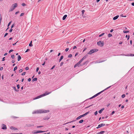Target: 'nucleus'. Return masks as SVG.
<instances>
[{"mask_svg":"<svg viewBox=\"0 0 134 134\" xmlns=\"http://www.w3.org/2000/svg\"><path fill=\"white\" fill-rule=\"evenodd\" d=\"M23 71V70L22 69H20L19 71V72H21Z\"/></svg>","mask_w":134,"mask_h":134,"instance_id":"nucleus-40","label":"nucleus"},{"mask_svg":"<svg viewBox=\"0 0 134 134\" xmlns=\"http://www.w3.org/2000/svg\"><path fill=\"white\" fill-rule=\"evenodd\" d=\"M29 68L28 67H26V68H25V69L26 70H29Z\"/></svg>","mask_w":134,"mask_h":134,"instance_id":"nucleus-47","label":"nucleus"},{"mask_svg":"<svg viewBox=\"0 0 134 134\" xmlns=\"http://www.w3.org/2000/svg\"><path fill=\"white\" fill-rule=\"evenodd\" d=\"M131 4L132 5L134 6V2L132 3Z\"/></svg>","mask_w":134,"mask_h":134,"instance_id":"nucleus-64","label":"nucleus"},{"mask_svg":"<svg viewBox=\"0 0 134 134\" xmlns=\"http://www.w3.org/2000/svg\"><path fill=\"white\" fill-rule=\"evenodd\" d=\"M29 45V46H30V47H32V41H31L30 42Z\"/></svg>","mask_w":134,"mask_h":134,"instance_id":"nucleus-22","label":"nucleus"},{"mask_svg":"<svg viewBox=\"0 0 134 134\" xmlns=\"http://www.w3.org/2000/svg\"><path fill=\"white\" fill-rule=\"evenodd\" d=\"M104 110V108H102V109H101V110H99V111H98L99 113L100 114H101L102 113V112L103 111V110Z\"/></svg>","mask_w":134,"mask_h":134,"instance_id":"nucleus-16","label":"nucleus"},{"mask_svg":"<svg viewBox=\"0 0 134 134\" xmlns=\"http://www.w3.org/2000/svg\"><path fill=\"white\" fill-rule=\"evenodd\" d=\"M13 29H12V28H11V29L9 30V32H11L12 31Z\"/></svg>","mask_w":134,"mask_h":134,"instance_id":"nucleus-59","label":"nucleus"},{"mask_svg":"<svg viewBox=\"0 0 134 134\" xmlns=\"http://www.w3.org/2000/svg\"><path fill=\"white\" fill-rule=\"evenodd\" d=\"M25 73H26L25 72H24L22 74V75H24L25 74Z\"/></svg>","mask_w":134,"mask_h":134,"instance_id":"nucleus-51","label":"nucleus"},{"mask_svg":"<svg viewBox=\"0 0 134 134\" xmlns=\"http://www.w3.org/2000/svg\"><path fill=\"white\" fill-rule=\"evenodd\" d=\"M119 17V15H117L116 16H115L113 18V19L114 20H116V19H117Z\"/></svg>","mask_w":134,"mask_h":134,"instance_id":"nucleus-15","label":"nucleus"},{"mask_svg":"<svg viewBox=\"0 0 134 134\" xmlns=\"http://www.w3.org/2000/svg\"><path fill=\"white\" fill-rule=\"evenodd\" d=\"M69 49V48H66L65 49V51L66 52H67V51H68Z\"/></svg>","mask_w":134,"mask_h":134,"instance_id":"nucleus-46","label":"nucleus"},{"mask_svg":"<svg viewBox=\"0 0 134 134\" xmlns=\"http://www.w3.org/2000/svg\"><path fill=\"white\" fill-rule=\"evenodd\" d=\"M3 67H1L0 68V70H3Z\"/></svg>","mask_w":134,"mask_h":134,"instance_id":"nucleus-60","label":"nucleus"},{"mask_svg":"<svg viewBox=\"0 0 134 134\" xmlns=\"http://www.w3.org/2000/svg\"><path fill=\"white\" fill-rule=\"evenodd\" d=\"M125 94H123V95H122V98H124L125 97Z\"/></svg>","mask_w":134,"mask_h":134,"instance_id":"nucleus-36","label":"nucleus"},{"mask_svg":"<svg viewBox=\"0 0 134 134\" xmlns=\"http://www.w3.org/2000/svg\"><path fill=\"white\" fill-rule=\"evenodd\" d=\"M115 113V111H113L112 113L111 114V115H113Z\"/></svg>","mask_w":134,"mask_h":134,"instance_id":"nucleus-57","label":"nucleus"},{"mask_svg":"<svg viewBox=\"0 0 134 134\" xmlns=\"http://www.w3.org/2000/svg\"><path fill=\"white\" fill-rule=\"evenodd\" d=\"M86 115H85V114H84L82 115H81V116L82 117H83L85 116Z\"/></svg>","mask_w":134,"mask_h":134,"instance_id":"nucleus-43","label":"nucleus"},{"mask_svg":"<svg viewBox=\"0 0 134 134\" xmlns=\"http://www.w3.org/2000/svg\"><path fill=\"white\" fill-rule=\"evenodd\" d=\"M52 92H48L47 91L46 92L44 93L41 94L42 97H44L47 95H48L51 93Z\"/></svg>","mask_w":134,"mask_h":134,"instance_id":"nucleus-6","label":"nucleus"},{"mask_svg":"<svg viewBox=\"0 0 134 134\" xmlns=\"http://www.w3.org/2000/svg\"><path fill=\"white\" fill-rule=\"evenodd\" d=\"M14 26V24H13L12 25V26H11V28H12Z\"/></svg>","mask_w":134,"mask_h":134,"instance_id":"nucleus-48","label":"nucleus"},{"mask_svg":"<svg viewBox=\"0 0 134 134\" xmlns=\"http://www.w3.org/2000/svg\"><path fill=\"white\" fill-rule=\"evenodd\" d=\"M98 51V50L97 49H93L91 50L88 53V54H91L93 53L97 52Z\"/></svg>","mask_w":134,"mask_h":134,"instance_id":"nucleus-4","label":"nucleus"},{"mask_svg":"<svg viewBox=\"0 0 134 134\" xmlns=\"http://www.w3.org/2000/svg\"><path fill=\"white\" fill-rule=\"evenodd\" d=\"M39 69V68L38 67V68H37L36 71L37 72L38 71V70Z\"/></svg>","mask_w":134,"mask_h":134,"instance_id":"nucleus-55","label":"nucleus"},{"mask_svg":"<svg viewBox=\"0 0 134 134\" xmlns=\"http://www.w3.org/2000/svg\"><path fill=\"white\" fill-rule=\"evenodd\" d=\"M111 86H110L109 87H108L107 88H106L104 90H106L107 89H108ZM104 91L103 90V91H102L101 92H99L98 93H97V94H96L95 95H94V96H92V97H91L90 98V99H92V98H93L95 97H96L98 95L100 94L101 93H102L103 91Z\"/></svg>","mask_w":134,"mask_h":134,"instance_id":"nucleus-3","label":"nucleus"},{"mask_svg":"<svg viewBox=\"0 0 134 134\" xmlns=\"http://www.w3.org/2000/svg\"><path fill=\"white\" fill-rule=\"evenodd\" d=\"M30 50L29 49H27L25 51V53L27 52L28 51H30Z\"/></svg>","mask_w":134,"mask_h":134,"instance_id":"nucleus-37","label":"nucleus"},{"mask_svg":"<svg viewBox=\"0 0 134 134\" xmlns=\"http://www.w3.org/2000/svg\"><path fill=\"white\" fill-rule=\"evenodd\" d=\"M42 97V96H41V95H40V96H38L36 97H35V98H33V100H35V99H38V98H40L41 97Z\"/></svg>","mask_w":134,"mask_h":134,"instance_id":"nucleus-13","label":"nucleus"},{"mask_svg":"<svg viewBox=\"0 0 134 134\" xmlns=\"http://www.w3.org/2000/svg\"><path fill=\"white\" fill-rule=\"evenodd\" d=\"M18 6V5L17 3H15L13 4L12 6H11L10 8V9L9 10V11H12L16 7Z\"/></svg>","mask_w":134,"mask_h":134,"instance_id":"nucleus-2","label":"nucleus"},{"mask_svg":"<svg viewBox=\"0 0 134 134\" xmlns=\"http://www.w3.org/2000/svg\"><path fill=\"white\" fill-rule=\"evenodd\" d=\"M104 132V131H102L100 132H99L97 133V134H102Z\"/></svg>","mask_w":134,"mask_h":134,"instance_id":"nucleus-21","label":"nucleus"},{"mask_svg":"<svg viewBox=\"0 0 134 134\" xmlns=\"http://www.w3.org/2000/svg\"><path fill=\"white\" fill-rule=\"evenodd\" d=\"M126 37L127 38V40H129L130 38V36L129 35L127 36V35H126Z\"/></svg>","mask_w":134,"mask_h":134,"instance_id":"nucleus-28","label":"nucleus"},{"mask_svg":"<svg viewBox=\"0 0 134 134\" xmlns=\"http://www.w3.org/2000/svg\"><path fill=\"white\" fill-rule=\"evenodd\" d=\"M89 113V111H88L84 114H85V115H87Z\"/></svg>","mask_w":134,"mask_h":134,"instance_id":"nucleus-38","label":"nucleus"},{"mask_svg":"<svg viewBox=\"0 0 134 134\" xmlns=\"http://www.w3.org/2000/svg\"><path fill=\"white\" fill-rule=\"evenodd\" d=\"M63 56H61L60 57V58L59 59V62H60L61 61V60L63 59Z\"/></svg>","mask_w":134,"mask_h":134,"instance_id":"nucleus-23","label":"nucleus"},{"mask_svg":"<svg viewBox=\"0 0 134 134\" xmlns=\"http://www.w3.org/2000/svg\"><path fill=\"white\" fill-rule=\"evenodd\" d=\"M38 111V110H37L35 111L34 112H33V114H36V113H37V114L40 113H37V112Z\"/></svg>","mask_w":134,"mask_h":134,"instance_id":"nucleus-27","label":"nucleus"},{"mask_svg":"<svg viewBox=\"0 0 134 134\" xmlns=\"http://www.w3.org/2000/svg\"><path fill=\"white\" fill-rule=\"evenodd\" d=\"M88 56V55H86L85 56H84L82 58V59L83 60H84V59H85Z\"/></svg>","mask_w":134,"mask_h":134,"instance_id":"nucleus-19","label":"nucleus"},{"mask_svg":"<svg viewBox=\"0 0 134 134\" xmlns=\"http://www.w3.org/2000/svg\"><path fill=\"white\" fill-rule=\"evenodd\" d=\"M31 80L30 78L28 79V81L29 82L30 81H31Z\"/></svg>","mask_w":134,"mask_h":134,"instance_id":"nucleus-56","label":"nucleus"},{"mask_svg":"<svg viewBox=\"0 0 134 134\" xmlns=\"http://www.w3.org/2000/svg\"><path fill=\"white\" fill-rule=\"evenodd\" d=\"M13 50H12V49H11L9 51V53H10V52H13Z\"/></svg>","mask_w":134,"mask_h":134,"instance_id":"nucleus-42","label":"nucleus"},{"mask_svg":"<svg viewBox=\"0 0 134 134\" xmlns=\"http://www.w3.org/2000/svg\"><path fill=\"white\" fill-rule=\"evenodd\" d=\"M11 57L13 59L14 58V55H13L11 56Z\"/></svg>","mask_w":134,"mask_h":134,"instance_id":"nucleus-41","label":"nucleus"},{"mask_svg":"<svg viewBox=\"0 0 134 134\" xmlns=\"http://www.w3.org/2000/svg\"><path fill=\"white\" fill-rule=\"evenodd\" d=\"M10 129L11 130H18V129L13 126H11L10 127Z\"/></svg>","mask_w":134,"mask_h":134,"instance_id":"nucleus-10","label":"nucleus"},{"mask_svg":"<svg viewBox=\"0 0 134 134\" xmlns=\"http://www.w3.org/2000/svg\"><path fill=\"white\" fill-rule=\"evenodd\" d=\"M19 13V11H18L16 12L15 13V14H17L18 13Z\"/></svg>","mask_w":134,"mask_h":134,"instance_id":"nucleus-62","label":"nucleus"},{"mask_svg":"<svg viewBox=\"0 0 134 134\" xmlns=\"http://www.w3.org/2000/svg\"><path fill=\"white\" fill-rule=\"evenodd\" d=\"M18 61H19L21 59V56L20 55H19L18 56Z\"/></svg>","mask_w":134,"mask_h":134,"instance_id":"nucleus-17","label":"nucleus"},{"mask_svg":"<svg viewBox=\"0 0 134 134\" xmlns=\"http://www.w3.org/2000/svg\"><path fill=\"white\" fill-rule=\"evenodd\" d=\"M63 62H61L60 64V66H62V65H63Z\"/></svg>","mask_w":134,"mask_h":134,"instance_id":"nucleus-39","label":"nucleus"},{"mask_svg":"<svg viewBox=\"0 0 134 134\" xmlns=\"http://www.w3.org/2000/svg\"><path fill=\"white\" fill-rule=\"evenodd\" d=\"M11 23V22H10L8 24V27L10 25Z\"/></svg>","mask_w":134,"mask_h":134,"instance_id":"nucleus-53","label":"nucleus"},{"mask_svg":"<svg viewBox=\"0 0 134 134\" xmlns=\"http://www.w3.org/2000/svg\"><path fill=\"white\" fill-rule=\"evenodd\" d=\"M85 12V11L84 10H83L82 11V12L83 14Z\"/></svg>","mask_w":134,"mask_h":134,"instance_id":"nucleus-45","label":"nucleus"},{"mask_svg":"<svg viewBox=\"0 0 134 134\" xmlns=\"http://www.w3.org/2000/svg\"><path fill=\"white\" fill-rule=\"evenodd\" d=\"M34 126V124H26V126L27 127L33 126Z\"/></svg>","mask_w":134,"mask_h":134,"instance_id":"nucleus-11","label":"nucleus"},{"mask_svg":"<svg viewBox=\"0 0 134 134\" xmlns=\"http://www.w3.org/2000/svg\"><path fill=\"white\" fill-rule=\"evenodd\" d=\"M45 131H36V130H34L32 132V133L34 134H35V133H43L45 132Z\"/></svg>","mask_w":134,"mask_h":134,"instance_id":"nucleus-5","label":"nucleus"},{"mask_svg":"<svg viewBox=\"0 0 134 134\" xmlns=\"http://www.w3.org/2000/svg\"><path fill=\"white\" fill-rule=\"evenodd\" d=\"M105 125V124H101L100 125H98V127H97L96 128L98 129L99 128H100V127H102L103 126H104Z\"/></svg>","mask_w":134,"mask_h":134,"instance_id":"nucleus-9","label":"nucleus"},{"mask_svg":"<svg viewBox=\"0 0 134 134\" xmlns=\"http://www.w3.org/2000/svg\"><path fill=\"white\" fill-rule=\"evenodd\" d=\"M83 121V120H80L79 122L80 123H82Z\"/></svg>","mask_w":134,"mask_h":134,"instance_id":"nucleus-29","label":"nucleus"},{"mask_svg":"<svg viewBox=\"0 0 134 134\" xmlns=\"http://www.w3.org/2000/svg\"><path fill=\"white\" fill-rule=\"evenodd\" d=\"M17 69V67L16 66L15 67L14 69V71H15Z\"/></svg>","mask_w":134,"mask_h":134,"instance_id":"nucleus-30","label":"nucleus"},{"mask_svg":"<svg viewBox=\"0 0 134 134\" xmlns=\"http://www.w3.org/2000/svg\"><path fill=\"white\" fill-rule=\"evenodd\" d=\"M97 44L98 45L100 46L101 47H103L104 45V43L103 42H102L100 41L98 42Z\"/></svg>","mask_w":134,"mask_h":134,"instance_id":"nucleus-7","label":"nucleus"},{"mask_svg":"<svg viewBox=\"0 0 134 134\" xmlns=\"http://www.w3.org/2000/svg\"><path fill=\"white\" fill-rule=\"evenodd\" d=\"M17 87L18 88V89H19L20 88L19 85H17Z\"/></svg>","mask_w":134,"mask_h":134,"instance_id":"nucleus-44","label":"nucleus"},{"mask_svg":"<svg viewBox=\"0 0 134 134\" xmlns=\"http://www.w3.org/2000/svg\"><path fill=\"white\" fill-rule=\"evenodd\" d=\"M80 63L78 62V63H77L74 66V68L76 67V66H79L81 65H80Z\"/></svg>","mask_w":134,"mask_h":134,"instance_id":"nucleus-12","label":"nucleus"},{"mask_svg":"<svg viewBox=\"0 0 134 134\" xmlns=\"http://www.w3.org/2000/svg\"><path fill=\"white\" fill-rule=\"evenodd\" d=\"M49 110L43 109H41L38 110V111L37 112V113H46L49 112Z\"/></svg>","mask_w":134,"mask_h":134,"instance_id":"nucleus-1","label":"nucleus"},{"mask_svg":"<svg viewBox=\"0 0 134 134\" xmlns=\"http://www.w3.org/2000/svg\"><path fill=\"white\" fill-rule=\"evenodd\" d=\"M104 34V33H103L101 35H99V37H101V36H103Z\"/></svg>","mask_w":134,"mask_h":134,"instance_id":"nucleus-33","label":"nucleus"},{"mask_svg":"<svg viewBox=\"0 0 134 134\" xmlns=\"http://www.w3.org/2000/svg\"><path fill=\"white\" fill-rule=\"evenodd\" d=\"M76 48V46H74L73 47V49H74L75 48Z\"/></svg>","mask_w":134,"mask_h":134,"instance_id":"nucleus-61","label":"nucleus"},{"mask_svg":"<svg viewBox=\"0 0 134 134\" xmlns=\"http://www.w3.org/2000/svg\"><path fill=\"white\" fill-rule=\"evenodd\" d=\"M42 97V96H41V95H40V96H38L36 97H35V98H33V100H35V99H38V98H40L41 97Z\"/></svg>","mask_w":134,"mask_h":134,"instance_id":"nucleus-14","label":"nucleus"},{"mask_svg":"<svg viewBox=\"0 0 134 134\" xmlns=\"http://www.w3.org/2000/svg\"><path fill=\"white\" fill-rule=\"evenodd\" d=\"M2 128L4 130H6L7 129L6 125L4 124H2Z\"/></svg>","mask_w":134,"mask_h":134,"instance_id":"nucleus-8","label":"nucleus"},{"mask_svg":"<svg viewBox=\"0 0 134 134\" xmlns=\"http://www.w3.org/2000/svg\"><path fill=\"white\" fill-rule=\"evenodd\" d=\"M24 13H22L20 14V16H23L24 15Z\"/></svg>","mask_w":134,"mask_h":134,"instance_id":"nucleus-34","label":"nucleus"},{"mask_svg":"<svg viewBox=\"0 0 134 134\" xmlns=\"http://www.w3.org/2000/svg\"><path fill=\"white\" fill-rule=\"evenodd\" d=\"M130 55L131 56H134V54H131Z\"/></svg>","mask_w":134,"mask_h":134,"instance_id":"nucleus-63","label":"nucleus"},{"mask_svg":"<svg viewBox=\"0 0 134 134\" xmlns=\"http://www.w3.org/2000/svg\"><path fill=\"white\" fill-rule=\"evenodd\" d=\"M67 15H65L63 17V20H65V19L66 17H67Z\"/></svg>","mask_w":134,"mask_h":134,"instance_id":"nucleus-18","label":"nucleus"},{"mask_svg":"<svg viewBox=\"0 0 134 134\" xmlns=\"http://www.w3.org/2000/svg\"><path fill=\"white\" fill-rule=\"evenodd\" d=\"M123 32L124 33H128V32H129V31H123Z\"/></svg>","mask_w":134,"mask_h":134,"instance_id":"nucleus-31","label":"nucleus"},{"mask_svg":"<svg viewBox=\"0 0 134 134\" xmlns=\"http://www.w3.org/2000/svg\"><path fill=\"white\" fill-rule=\"evenodd\" d=\"M8 34V33H6L5 34L4 37H5Z\"/></svg>","mask_w":134,"mask_h":134,"instance_id":"nucleus-52","label":"nucleus"},{"mask_svg":"<svg viewBox=\"0 0 134 134\" xmlns=\"http://www.w3.org/2000/svg\"><path fill=\"white\" fill-rule=\"evenodd\" d=\"M43 127V126H37V128H40L41 127Z\"/></svg>","mask_w":134,"mask_h":134,"instance_id":"nucleus-58","label":"nucleus"},{"mask_svg":"<svg viewBox=\"0 0 134 134\" xmlns=\"http://www.w3.org/2000/svg\"><path fill=\"white\" fill-rule=\"evenodd\" d=\"M21 5L23 6H26V4L24 3H22L21 4Z\"/></svg>","mask_w":134,"mask_h":134,"instance_id":"nucleus-32","label":"nucleus"},{"mask_svg":"<svg viewBox=\"0 0 134 134\" xmlns=\"http://www.w3.org/2000/svg\"><path fill=\"white\" fill-rule=\"evenodd\" d=\"M82 118L81 115L79 117H78L77 118H76V120H78L80 118Z\"/></svg>","mask_w":134,"mask_h":134,"instance_id":"nucleus-26","label":"nucleus"},{"mask_svg":"<svg viewBox=\"0 0 134 134\" xmlns=\"http://www.w3.org/2000/svg\"><path fill=\"white\" fill-rule=\"evenodd\" d=\"M37 78H34L33 80H32V81H37Z\"/></svg>","mask_w":134,"mask_h":134,"instance_id":"nucleus-24","label":"nucleus"},{"mask_svg":"<svg viewBox=\"0 0 134 134\" xmlns=\"http://www.w3.org/2000/svg\"><path fill=\"white\" fill-rule=\"evenodd\" d=\"M97 114V111H96L95 113H94V114L95 115H96Z\"/></svg>","mask_w":134,"mask_h":134,"instance_id":"nucleus-54","label":"nucleus"},{"mask_svg":"<svg viewBox=\"0 0 134 134\" xmlns=\"http://www.w3.org/2000/svg\"><path fill=\"white\" fill-rule=\"evenodd\" d=\"M120 55H125V56H129V55H124V54H121Z\"/></svg>","mask_w":134,"mask_h":134,"instance_id":"nucleus-50","label":"nucleus"},{"mask_svg":"<svg viewBox=\"0 0 134 134\" xmlns=\"http://www.w3.org/2000/svg\"><path fill=\"white\" fill-rule=\"evenodd\" d=\"M72 54H69L68 55V57L69 58H71L72 57Z\"/></svg>","mask_w":134,"mask_h":134,"instance_id":"nucleus-35","label":"nucleus"},{"mask_svg":"<svg viewBox=\"0 0 134 134\" xmlns=\"http://www.w3.org/2000/svg\"><path fill=\"white\" fill-rule=\"evenodd\" d=\"M55 65H54V66H53L51 68V69L52 70V69H53V68H54L55 67Z\"/></svg>","mask_w":134,"mask_h":134,"instance_id":"nucleus-49","label":"nucleus"},{"mask_svg":"<svg viewBox=\"0 0 134 134\" xmlns=\"http://www.w3.org/2000/svg\"><path fill=\"white\" fill-rule=\"evenodd\" d=\"M112 36V35L111 34H109L108 35V37H110Z\"/></svg>","mask_w":134,"mask_h":134,"instance_id":"nucleus-25","label":"nucleus"},{"mask_svg":"<svg viewBox=\"0 0 134 134\" xmlns=\"http://www.w3.org/2000/svg\"><path fill=\"white\" fill-rule=\"evenodd\" d=\"M49 119V118L48 117H46L44 118H43V119L44 120H48Z\"/></svg>","mask_w":134,"mask_h":134,"instance_id":"nucleus-20","label":"nucleus"}]
</instances>
